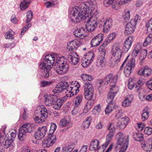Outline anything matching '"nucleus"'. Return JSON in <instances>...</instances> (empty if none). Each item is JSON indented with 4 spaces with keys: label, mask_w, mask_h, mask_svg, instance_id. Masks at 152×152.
Here are the masks:
<instances>
[{
    "label": "nucleus",
    "mask_w": 152,
    "mask_h": 152,
    "mask_svg": "<svg viewBox=\"0 0 152 152\" xmlns=\"http://www.w3.org/2000/svg\"><path fill=\"white\" fill-rule=\"evenodd\" d=\"M133 100V96L129 95L126 98L125 100L123 102L122 105L124 107H128L131 104Z\"/></svg>",
    "instance_id": "obj_32"
},
{
    "label": "nucleus",
    "mask_w": 152,
    "mask_h": 152,
    "mask_svg": "<svg viewBox=\"0 0 152 152\" xmlns=\"http://www.w3.org/2000/svg\"><path fill=\"white\" fill-rule=\"evenodd\" d=\"M130 18V11L128 10L126 12L125 14L124 15V19L126 21L129 20Z\"/></svg>",
    "instance_id": "obj_62"
},
{
    "label": "nucleus",
    "mask_w": 152,
    "mask_h": 152,
    "mask_svg": "<svg viewBox=\"0 0 152 152\" xmlns=\"http://www.w3.org/2000/svg\"><path fill=\"white\" fill-rule=\"evenodd\" d=\"M92 120L91 117L90 116L87 117L83 122L81 128L83 129H87L89 127Z\"/></svg>",
    "instance_id": "obj_31"
},
{
    "label": "nucleus",
    "mask_w": 152,
    "mask_h": 152,
    "mask_svg": "<svg viewBox=\"0 0 152 152\" xmlns=\"http://www.w3.org/2000/svg\"><path fill=\"white\" fill-rule=\"evenodd\" d=\"M57 0H52L53 2H48L45 3V5L47 7H53L58 4V2L56 1Z\"/></svg>",
    "instance_id": "obj_50"
},
{
    "label": "nucleus",
    "mask_w": 152,
    "mask_h": 152,
    "mask_svg": "<svg viewBox=\"0 0 152 152\" xmlns=\"http://www.w3.org/2000/svg\"><path fill=\"white\" fill-rule=\"evenodd\" d=\"M82 44V42L80 41L75 39L68 43L67 48L70 51H75Z\"/></svg>",
    "instance_id": "obj_13"
},
{
    "label": "nucleus",
    "mask_w": 152,
    "mask_h": 152,
    "mask_svg": "<svg viewBox=\"0 0 152 152\" xmlns=\"http://www.w3.org/2000/svg\"><path fill=\"white\" fill-rule=\"evenodd\" d=\"M118 79V76L117 75H114L110 74L106 77L104 80L107 82V83H110V86H113L115 85Z\"/></svg>",
    "instance_id": "obj_16"
},
{
    "label": "nucleus",
    "mask_w": 152,
    "mask_h": 152,
    "mask_svg": "<svg viewBox=\"0 0 152 152\" xmlns=\"http://www.w3.org/2000/svg\"><path fill=\"white\" fill-rule=\"evenodd\" d=\"M62 56L57 54H49L45 56V60L48 66L52 67L53 64L55 63V64L58 63L59 59H61Z\"/></svg>",
    "instance_id": "obj_10"
},
{
    "label": "nucleus",
    "mask_w": 152,
    "mask_h": 152,
    "mask_svg": "<svg viewBox=\"0 0 152 152\" xmlns=\"http://www.w3.org/2000/svg\"><path fill=\"white\" fill-rule=\"evenodd\" d=\"M45 103L46 106H53L54 102L56 99V96L53 95L45 96Z\"/></svg>",
    "instance_id": "obj_21"
},
{
    "label": "nucleus",
    "mask_w": 152,
    "mask_h": 152,
    "mask_svg": "<svg viewBox=\"0 0 152 152\" xmlns=\"http://www.w3.org/2000/svg\"><path fill=\"white\" fill-rule=\"evenodd\" d=\"M105 55L100 54L98 56L96 61V65L98 67H102L104 65Z\"/></svg>",
    "instance_id": "obj_27"
},
{
    "label": "nucleus",
    "mask_w": 152,
    "mask_h": 152,
    "mask_svg": "<svg viewBox=\"0 0 152 152\" xmlns=\"http://www.w3.org/2000/svg\"><path fill=\"white\" fill-rule=\"evenodd\" d=\"M86 31L85 28L82 27L76 29L74 32V35L76 37L81 39H83L87 36Z\"/></svg>",
    "instance_id": "obj_17"
},
{
    "label": "nucleus",
    "mask_w": 152,
    "mask_h": 152,
    "mask_svg": "<svg viewBox=\"0 0 152 152\" xmlns=\"http://www.w3.org/2000/svg\"><path fill=\"white\" fill-rule=\"evenodd\" d=\"M40 66H41V69L42 70V75L45 78L48 77L49 76V71L52 67L48 66L46 63H42L40 64Z\"/></svg>",
    "instance_id": "obj_19"
},
{
    "label": "nucleus",
    "mask_w": 152,
    "mask_h": 152,
    "mask_svg": "<svg viewBox=\"0 0 152 152\" xmlns=\"http://www.w3.org/2000/svg\"><path fill=\"white\" fill-rule=\"evenodd\" d=\"M71 84H70V83H69L67 82H64L62 86H61L63 88V89H64L66 88V90H67V88L69 87H70V86Z\"/></svg>",
    "instance_id": "obj_63"
},
{
    "label": "nucleus",
    "mask_w": 152,
    "mask_h": 152,
    "mask_svg": "<svg viewBox=\"0 0 152 152\" xmlns=\"http://www.w3.org/2000/svg\"><path fill=\"white\" fill-rule=\"evenodd\" d=\"M114 0H104V4L105 7H109L113 3Z\"/></svg>",
    "instance_id": "obj_57"
},
{
    "label": "nucleus",
    "mask_w": 152,
    "mask_h": 152,
    "mask_svg": "<svg viewBox=\"0 0 152 152\" xmlns=\"http://www.w3.org/2000/svg\"><path fill=\"white\" fill-rule=\"evenodd\" d=\"M110 87L109 92L116 94L118 91V87L115 86V85L113 86H110Z\"/></svg>",
    "instance_id": "obj_48"
},
{
    "label": "nucleus",
    "mask_w": 152,
    "mask_h": 152,
    "mask_svg": "<svg viewBox=\"0 0 152 152\" xmlns=\"http://www.w3.org/2000/svg\"><path fill=\"white\" fill-rule=\"evenodd\" d=\"M31 26V25L30 23L28 24L27 25L25 26L21 30V34L23 35L24 34V32Z\"/></svg>",
    "instance_id": "obj_59"
},
{
    "label": "nucleus",
    "mask_w": 152,
    "mask_h": 152,
    "mask_svg": "<svg viewBox=\"0 0 152 152\" xmlns=\"http://www.w3.org/2000/svg\"><path fill=\"white\" fill-rule=\"evenodd\" d=\"M99 142L96 139L94 140L90 143L89 150L91 151H98L100 149Z\"/></svg>",
    "instance_id": "obj_24"
},
{
    "label": "nucleus",
    "mask_w": 152,
    "mask_h": 152,
    "mask_svg": "<svg viewBox=\"0 0 152 152\" xmlns=\"http://www.w3.org/2000/svg\"><path fill=\"white\" fill-rule=\"evenodd\" d=\"M112 20L111 19H107L104 22L103 25V31L107 32L110 29L112 26Z\"/></svg>",
    "instance_id": "obj_28"
},
{
    "label": "nucleus",
    "mask_w": 152,
    "mask_h": 152,
    "mask_svg": "<svg viewBox=\"0 0 152 152\" xmlns=\"http://www.w3.org/2000/svg\"><path fill=\"white\" fill-rule=\"evenodd\" d=\"M32 16V13L31 11H29L27 12V19L26 20V23H28L31 21Z\"/></svg>",
    "instance_id": "obj_53"
},
{
    "label": "nucleus",
    "mask_w": 152,
    "mask_h": 152,
    "mask_svg": "<svg viewBox=\"0 0 152 152\" xmlns=\"http://www.w3.org/2000/svg\"><path fill=\"white\" fill-rule=\"evenodd\" d=\"M81 77L84 81L87 80L91 81L94 79L93 77L91 76L84 74H82Z\"/></svg>",
    "instance_id": "obj_43"
},
{
    "label": "nucleus",
    "mask_w": 152,
    "mask_h": 152,
    "mask_svg": "<svg viewBox=\"0 0 152 152\" xmlns=\"http://www.w3.org/2000/svg\"><path fill=\"white\" fill-rule=\"evenodd\" d=\"M142 148L145 151H150L152 149V140L148 139L142 144Z\"/></svg>",
    "instance_id": "obj_23"
},
{
    "label": "nucleus",
    "mask_w": 152,
    "mask_h": 152,
    "mask_svg": "<svg viewBox=\"0 0 152 152\" xmlns=\"http://www.w3.org/2000/svg\"><path fill=\"white\" fill-rule=\"evenodd\" d=\"M128 88L130 90L132 89L134 87V85L133 80L131 78H129L128 80Z\"/></svg>",
    "instance_id": "obj_52"
},
{
    "label": "nucleus",
    "mask_w": 152,
    "mask_h": 152,
    "mask_svg": "<svg viewBox=\"0 0 152 152\" xmlns=\"http://www.w3.org/2000/svg\"><path fill=\"white\" fill-rule=\"evenodd\" d=\"M135 59L132 58L125 66L124 69V73L126 77H129L131 73L132 70L135 66Z\"/></svg>",
    "instance_id": "obj_12"
},
{
    "label": "nucleus",
    "mask_w": 152,
    "mask_h": 152,
    "mask_svg": "<svg viewBox=\"0 0 152 152\" xmlns=\"http://www.w3.org/2000/svg\"><path fill=\"white\" fill-rule=\"evenodd\" d=\"M146 26L147 28V30L148 31H152V18L149 21Z\"/></svg>",
    "instance_id": "obj_51"
},
{
    "label": "nucleus",
    "mask_w": 152,
    "mask_h": 152,
    "mask_svg": "<svg viewBox=\"0 0 152 152\" xmlns=\"http://www.w3.org/2000/svg\"><path fill=\"white\" fill-rule=\"evenodd\" d=\"M80 87L79 83L75 82L73 84H72L67 88V92L66 91V96L67 97H70L76 95L79 91V88Z\"/></svg>",
    "instance_id": "obj_9"
},
{
    "label": "nucleus",
    "mask_w": 152,
    "mask_h": 152,
    "mask_svg": "<svg viewBox=\"0 0 152 152\" xmlns=\"http://www.w3.org/2000/svg\"><path fill=\"white\" fill-rule=\"evenodd\" d=\"M68 123L66 120L64 119H63L61 120L60 122V125L61 127H64L66 126Z\"/></svg>",
    "instance_id": "obj_60"
},
{
    "label": "nucleus",
    "mask_w": 152,
    "mask_h": 152,
    "mask_svg": "<svg viewBox=\"0 0 152 152\" xmlns=\"http://www.w3.org/2000/svg\"><path fill=\"white\" fill-rule=\"evenodd\" d=\"M68 60L72 64H76L79 61L78 56L76 53H73V55L69 54L68 56Z\"/></svg>",
    "instance_id": "obj_26"
},
{
    "label": "nucleus",
    "mask_w": 152,
    "mask_h": 152,
    "mask_svg": "<svg viewBox=\"0 0 152 152\" xmlns=\"http://www.w3.org/2000/svg\"><path fill=\"white\" fill-rule=\"evenodd\" d=\"M108 129L110 132H113L115 133L116 128L115 126V124L114 123L110 124L108 127Z\"/></svg>",
    "instance_id": "obj_58"
},
{
    "label": "nucleus",
    "mask_w": 152,
    "mask_h": 152,
    "mask_svg": "<svg viewBox=\"0 0 152 152\" xmlns=\"http://www.w3.org/2000/svg\"><path fill=\"white\" fill-rule=\"evenodd\" d=\"M84 87V94L85 98L88 100L91 99L94 93L93 86L89 82H86L85 83Z\"/></svg>",
    "instance_id": "obj_8"
},
{
    "label": "nucleus",
    "mask_w": 152,
    "mask_h": 152,
    "mask_svg": "<svg viewBox=\"0 0 152 152\" xmlns=\"http://www.w3.org/2000/svg\"><path fill=\"white\" fill-rule=\"evenodd\" d=\"M91 14L90 16H85V14H76L75 15H72L74 22L76 23L78 22L81 19L85 20L87 21L86 24V29L89 32H92L94 31L97 27V18L95 16H91Z\"/></svg>",
    "instance_id": "obj_2"
},
{
    "label": "nucleus",
    "mask_w": 152,
    "mask_h": 152,
    "mask_svg": "<svg viewBox=\"0 0 152 152\" xmlns=\"http://www.w3.org/2000/svg\"><path fill=\"white\" fill-rule=\"evenodd\" d=\"M149 116V112L147 110H144L142 115V121H145L147 120Z\"/></svg>",
    "instance_id": "obj_47"
},
{
    "label": "nucleus",
    "mask_w": 152,
    "mask_h": 152,
    "mask_svg": "<svg viewBox=\"0 0 152 152\" xmlns=\"http://www.w3.org/2000/svg\"><path fill=\"white\" fill-rule=\"evenodd\" d=\"M33 127V124H30L26 123L23 124L20 128L18 138L20 140H23L26 133H30L32 131Z\"/></svg>",
    "instance_id": "obj_7"
},
{
    "label": "nucleus",
    "mask_w": 152,
    "mask_h": 152,
    "mask_svg": "<svg viewBox=\"0 0 152 152\" xmlns=\"http://www.w3.org/2000/svg\"><path fill=\"white\" fill-rule=\"evenodd\" d=\"M56 141V138L55 135L53 134H49L47 138L45 139L42 142V146L44 148H49L52 146Z\"/></svg>",
    "instance_id": "obj_11"
},
{
    "label": "nucleus",
    "mask_w": 152,
    "mask_h": 152,
    "mask_svg": "<svg viewBox=\"0 0 152 152\" xmlns=\"http://www.w3.org/2000/svg\"><path fill=\"white\" fill-rule=\"evenodd\" d=\"M114 133H115L113 132H110L107 136V140L110 142L114 134Z\"/></svg>",
    "instance_id": "obj_56"
},
{
    "label": "nucleus",
    "mask_w": 152,
    "mask_h": 152,
    "mask_svg": "<svg viewBox=\"0 0 152 152\" xmlns=\"http://www.w3.org/2000/svg\"><path fill=\"white\" fill-rule=\"evenodd\" d=\"M48 115L47 109L45 107H43L40 111L36 110L35 111L33 118L36 122L42 123L46 119Z\"/></svg>",
    "instance_id": "obj_5"
},
{
    "label": "nucleus",
    "mask_w": 152,
    "mask_h": 152,
    "mask_svg": "<svg viewBox=\"0 0 152 152\" xmlns=\"http://www.w3.org/2000/svg\"><path fill=\"white\" fill-rule=\"evenodd\" d=\"M94 103L92 101H89L87 102L85 107L84 111L87 112L89 110L93 107Z\"/></svg>",
    "instance_id": "obj_45"
},
{
    "label": "nucleus",
    "mask_w": 152,
    "mask_h": 152,
    "mask_svg": "<svg viewBox=\"0 0 152 152\" xmlns=\"http://www.w3.org/2000/svg\"><path fill=\"white\" fill-rule=\"evenodd\" d=\"M96 1L95 0H90L86 2L81 3L78 6L72 8L70 12V15H75L76 14H85V16H90L91 14H93L96 10L90 9V7H95Z\"/></svg>",
    "instance_id": "obj_1"
},
{
    "label": "nucleus",
    "mask_w": 152,
    "mask_h": 152,
    "mask_svg": "<svg viewBox=\"0 0 152 152\" xmlns=\"http://www.w3.org/2000/svg\"><path fill=\"white\" fill-rule=\"evenodd\" d=\"M7 136V135L6 136L3 142V144L4 145V148H8L12 145L13 141V140L10 138V137H8Z\"/></svg>",
    "instance_id": "obj_30"
},
{
    "label": "nucleus",
    "mask_w": 152,
    "mask_h": 152,
    "mask_svg": "<svg viewBox=\"0 0 152 152\" xmlns=\"http://www.w3.org/2000/svg\"><path fill=\"white\" fill-rule=\"evenodd\" d=\"M135 140L137 141H142L144 139V135L143 134L138 132L134 135Z\"/></svg>",
    "instance_id": "obj_42"
},
{
    "label": "nucleus",
    "mask_w": 152,
    "mask_h": 152,
    "mask_svg": "<svg viewBox=\"0 0 152 152\" xmlns=\"http://www.w3.org/2000/svg\"><path fill=\"white\" fill-rule=\"evenodd\" d=\"M47 129L46 126H43L39 127L35 132L34 136L37 140H40L44 137L47 132Z\"/></svg>",
    "instance_id": "obj_14"
},
{
    "label": "nucleus",
    "mask_w": 152,
    "mask_h": 152,
    "mask_svg": "<svg viewBox=\"0 0 152 152\" xmlns=\"http://www.w3.org/2000/svg\"><path fill=\"white\" fill-rule=\"evenodd\" d=\"M103 35L100 34L94 37L91 41V45L92 47L99 45L103 40Z\"/></svg>",
    "instance_id": "obj_20"
},
{
    "label": "nucleus",
    "mask_w": 152,
    "mask_h": 152,
    "mask_svg": "<svg viewBox=\"0 0 152 152\" xmlns=\"http://www.w3.org/2000/svg\"><path fill=\"white\" fill-rule=\"evenodd\" d=\"M94 54L93 52L90 51L86 53V55L84 56V57L88 61L91 63L93 59L94 58Z\"/></svg>",
    "instance_id": "obj_36"
},
{
    "label": "nucleus",
    "mask_w": 152,
    "mask_h": 152,
    "mask_svg": "<svg viewBox=\"0 0 152 152\" xmlns=\"http://www.w3.org/2000/svg\"><path fill=\"white\" fill-rule=\"evenodd\" d=\"M152 72V70L147 67H145L144 69H140L138 72L137 73L140 75H143L146 77L150 76Z\"/></svg>",
    "instance_id": "obj_22"
},
{
    "label": "nucleus",
    "mask_w": 152,
    "mask_h": 152,
    "mask_svg": "<svg viewBox=\"0 0 152 152\" xmlns=\"http://www.w3.org/2000/svg\"><path fill=\"white\" fill-rule=\"evenodd\" d=\"M141 49V46L140 45H137L133 50L132 56L134 58L136 57L140 52Z\"/></svg>",
    "instance_id": "obj_34"
},
{
    "label": "nucleus",
    "mask_w": 152,
    "mask_h": 152,
    "mask_svg": "<svg viewBox=\"0 0 152 152\" xmlns=\"http://www.w3.org/2000/svg\"><path fill=\"white\" fill-rule=\"evenodd\" d=\"M31 2L30 0H25L22 1L20 5V7L21 10H23L26 9Z\"/></svg>",
    "instance_id": "obj_37"
},
{
    "label": "nucleus",
    "mask_w": 152,
    "mask_h": 152,
    "mask_svg": "<svg viewBox=\"0 0 152 152\" xmlns=\"http://www.w3.org/2000/svg\"><path fill=\"white\" fill-rule=\"evenodd\" d=\"M129 137L128 135L120 137L115 146V151H117L120 149L119 152H125L128 146Z\"/></svg>",
    "instance_id": "obj_6"
},
{
    "label": "nucleus",
    "mask_w": 152,
    "mask_h": 152,
    "mask_svg": "<svg viewBox=\"0 0 152 152\" xmlns=\"http://www.w3.org/2000/svg\"><path fill=\"white\" fill-rule=\"evenodd\" d=\"M136 25L134 21H130L126 25L124 34L126 35H128L133 33L135 28Z\"/></svg>",
    "instance_id": "obj_15"
},
{
    "label": "nucleus",
    "mask_w": 152,
    "mask_h": 152,
    "mask_svg": "<svg viewBox=\"0 0 152 152\" xmlns=\"http://www.w3.org/2000/svg\"><path fill=\"white\" fill-rule=\"evenodd\" d=\"M133 41V37L129 36L126 39L124 43L123 49L125 51H127L130 47Z\"/></svg>",
    "instance_id": "obj_25"
},
{
    "label": "nucleus",
    "mask_w": 152,
    "mask_h": 152,
    "mask_svg": "<svg viewBox=\"0 0 152 152\" xmlns=\"http://www.w3.org/2000/svg\"><path fill=\"white\" fill-rule=\"evenodd\" d=\"M59 59L58 63L55 65L54 69L58 74L64 75L67 72L69 66L63 57Z\"/></svg>",
    "instance_id": "obj_4"
},
{
    "label": "nucleus",
    "mask_w": 152,
    "mask_h": 152,
    "mask_svg": "<svg viewBox=\"0 0 152 152\" xmlns=\"http://www.w3.org/2000/svg\"><path fill=\"white\" fill-rule=\"evenodd\" d=\"M145 126V125L142 122L137 123L135 125L136 129L138 131H142Z\"/></svg>",
    "instance_id": "obj_46"
},
{
    "label": "nucleus",
    "mask_w": 152,
    "mask_h": 152,
    "mask_svg": "<svg viewBox=\"0 0 152 152\" xmlns=\"http://www.w3.org/2000/svg\"><path fill=\"white\" fill-rule=\"evenodd\" d=\"M63 88L61 86H58L55 87V88L53 90V92L54 93H58L61 92L63 90Z\"/></svg>",
    "instance_id": "obj_55"
},
{
    "label": "nucleus",
    "mask_w": 152,
    "mask_h": 152,
    "mask_svg": "<svg viewBox=\"0 0 152 152\" xmlns=\"http://www.w3.org/2000/svg\"><path fill=\"white\" fill-rule=\"evenodd\" d=\"M73 148L70 146L64 147L62 149V152H71Z\"/></svg>",
    "instance_id": "obj_64"
},
{
    "label": "nucleus",
    "mask_w": 152,
    "mask_h": 152,
    "mask_svg": "<svg viewBox=\"0 0 152 152\" xmlns=\"http://www.w3.org/2000/svg\"><path fill=\"white\" fill-rule=\"evenodd\" d=\"M101 110V106L99 104H98L95 106L93 108V114L95 115H98Z\"/></svg>",
    "instance_id": "obj_41"
},
{
    "label": "nucleus",
    "mask_w": 152,
    "mask_h": 152,
    "mask_svg": "<svg viewBox=\"0 0 152 152\" xmlns=\"http://www.w3.org/2000/svg\"><path fill=\"white\" fill-rule=\"evenodd\" d=\"M108 104L105 109V112L106 114H108L112 112L113 110L115 108V104L114 103H108Z\"/></svg>",
    "instance_id": "obj_35"
},
{
    "label": "nucleus",
    "mask_w": 152,
    "mask_h": 152,
    "mask_svg": "<svg viewBox=\"0 0 152 152\" xmlns=\"http://www.w3.org/2000/svg\"><path fill=\"white\" fill-rule=\"evenodd\" d=\"M152 42V34L149 35L145 39L143 43V46L146 47L151 44Z\"/></svg>",
    "instance_id": "obj_38"
},
{
    "label": "nucleus",
    "mask_w": 152,
    "mask_h": 152,
    "mask_svg": "<svg viewBox=\"0 0 152 152\" xmlns=\"http://www.w3.org/2000/svg\"><path fill=\"white\" fill-rule=\"evenodd\" d=\"M116 94L109 92L107 95V102L108 103H113L112 102Z\"/></svg>",
    "instance_id": "obj_44"
},
{
    "label": "nucleus",
    "mask_w": 152,
    "mask_h": 152,
    "mask_svg": "<svg viewBox=\"0 0 152 152\" xmlns=\"http://www.w3.org/2000/svg\"><path fill=\"white\" fill-rule=\"evenodd\" d=\"M129 121V119L128 117H125L119 120L117 122L116 126L118 128L123 129L127 125Z\"/></svg>",
    "instance_id": "obj_18"
},
{
    "label": "nucleus",
    "mask_w": 152,
    "mask_h": 152,
    "mask_svg": "<svg viewBox=\"0 0 152 152\" xmlns=\"http://www.w3.org/2000/svg\"><path fill=\"white\" fill-rule=\"evenodd\" d=\"M112 56L110 61L114 65H117L119 62L123 53L121 47L119 45H114L111 50Z\"/></svg>",
    "instance_id": "obj_3"
},
{
    "label": "nucleus",
    "mask_w": 152,
    "mask_h": 152,
    "mask_svg": "<svg viewBox=\"0 0 152 152\" xmlns=\"http://www.w3.org/2000/svg\"><path fill=\"white\" fill-rule=\"evenodd\" d=\"M83 99V95H79L76 96L73 100V102H75L76 106L79 105L82 102Z\"/></svg>",
    "instance_id": "obj_39"
},
{
    "label": "nucleus",
    "mask_w": 152,
    "mask_h": 152,
    "mask_svg": "<svg viewBox=\"0 0 152 152\" xmlns=\"http://www.w3.org/2000/svg\"><path fill=\"white\" fill-rule=\"evenodd\" d=\"M123 113L121 109H119L116 112L115 117L117 119L121 117L122 116Z\"/></svg>",
    "instance_id": "obj_61"
},
{
    "label": "nucleus",
    "mask_w": 152,
    "mask_h": 152,
    "mask_svg": "<svg viewBox=\"0 0 152 152\" xmlns=\"http://www.w3.org/2000/svg\"><path fill=\"white\" fill-rule=\"evenodd\" d=\"M108 44L107 41L104 42L103 44L101 45L99 48V52H100V54L105 55L106 53V47Z\"/></svg>",
    "instance_id": "obj_33"
},
{
    "label": "nucleus",
    "mask_w": 152,
    "mask_h": 152,
    "mask_svg": "<svg viewBox=\"0 0 152 152\" xmlns=\"http://www.w3.org/2000/svg\"><path fill=\"white\" fill-rule=\"evenodd\" d=\"M84 57L82 58L81 61V65L83 67H86L91 63L90 61H88Z\"/></svg>",
    "instance_id": "obj_49"
},
{
    "label": "nucleus",
    "mask_w": 152,
    "mask_h": 152,
    "mask_svg": "<svg viewBox=\"0 0 152 152\" xmlns=\"http://www.w3.org/2000/svg\"><path fill=\"white\" fill-rule=\"evenodd\" d=\"M64 100L62 99L56 98L52 106L53 108L55 109L58 110L60 109L63 104Z\"/></svg>",
    "instance_id": "obj_29"
},
{
    "label": "nucleus",
    "mask_w": 152,
    "mask_h": 152,
    "mask_svg": "<svg viewBox=\"0 0 152 152\" xmlns=\"http://www.w3.org/2000/svg\"><path fill=\"white\" fill-rule=\"evenodd\" d=\"M14 34L15 33L13 31L10 30L5 33L4 37L6 39H13Z\"/></svg>",
    "instance_id": "obj_40"
},
{
    "label": "nucleus",
    "mask_w": 152,
    "mask_h": 152,
    "mask_svg": "<svg viewBox=\"0 0 152 152\" xmlns=\"http://www.w3.org/2000/svg\"><path fill=\"white\" fill-rule=\"evenodd\" d=\"M144 133L148 135H151L152 133V128L149 127H146L144 129Z\"/></svg>",
    "instance_id": "obj_54"
}]
</instances>
